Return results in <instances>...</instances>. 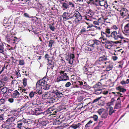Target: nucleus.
Wrapping results in <instances>:
<instances>
[{
	"mask_svg": "<svg viewBox=\"0 0 129 129\" xmlns=\"http://www.w3.org/2000/svg\"><path fill=\"white\" fill-rule=\"evenodd\" d=\"M48 80L47 78L44 77L42 79L39 80L36 84V88H41L42 89L45 90H48L51 85L47 83Z\"/></svg>",
	"mask_w": 129,
	"mask_h": 129,
	"instance_id": "f257e3e1",
	"label": "nucleus"
},
{
	"mask_svg": "<svg viewBox=\"0 0 129 129\" xmlns=\"http://www.w3.org/2000/svg\"><path fill=\"white\" fill-rule=\"evenodd\" d=\"M111 35V38L115 40H118L114 42L116 44L122 43V39H124L122 33L119 31H113Z\"/></svg>",
	"mask_w": 129,
	"mask_h": 129,
	"instance_id": "f03ea898",
	"label": "nucleus"
},
{
	"mask_svg": "<svg viewBox=\"0 0 129 129\" xmlns=\"http://www.w3.org/2000/svg\"><path fill=\"white\" fill-rule=\"evenodd\" d=\"M64 72L65 71H61L59 72V73L60 75L57 78L56 81L57 82L59 83L61 81H66L69 80V76L67 75V74Z\"/></svg>",
	"mask_w": 129,
	"mask_h": 129,
	"instance_id": "7ed1b4c3",
	"label": "nucleus"
},
{
	"mask_svg": "<svg viewBox=\"0 0 129 129\" xmlns=\"http://www.w3.org/2000/svg\"><path fill=\"white\" fill-rule=\"evenodd\" d=\"M61 4V8L63 10L68 9L70 8H73L75 7L74 4L72 2L65 1V2L62 3Z\"/></svg>",
	"mask_w": 129,
	"mask_h": 129,
	"instance_id": "20e7f679",
	"label": "nucleus"
},
{
	"mask_svg": "<svg viewBox=\"0 0 129 129\" xmlns=\"http://www.w3.org/2000/svg\"><path fill=\"white\" fill-rule=\"evenodd\" d=\"M27 123L28 121L25 119L23 118L18 119L17 120L16 127L19 129H21V127H24L25 126V124Z\"/></svg>",
	"mask_w": 129,
	"mask_h": 129,
	"instance_id": "39448f33",
	"label": "nucleus"
},
{
	"mask_svg": "<svg viewBox=\"0 0 129 129\" xmlns=\"http://www.w3.org/2000/svg\"><path fill=\"white\" fill-rule=\"evenodd\" d=\"M72 18H73L75 22L78 23L82 19V16L79 12L77 11H75L74 14L72 16Z\"/></svg>",
	"mask_w": 129,
	"mask_h": 129,
	"instance_id": "423d86ee",
	"label": "nucleus"
},
{
	"mask_svg": "<svg viewBox=\"0 0 129 129\" xmlns=\"http://www.w3.org/2000/svg\"><path fill=\"white\" fill-rule=\"evenodd\" d=\"M100 40V41L96 39H94L92 41L93 43L91 45H92L94 47L96 48L97 49H98L99 48L101 47L102 45L101 43L102 42H102H103L101 40Z\"/></svg>",
	"mask_w": 129,
	"mask_h": 129,
	"instance_id": "0eeeda50",
	"label": "nucleus"
},
{
	"mask_svg": "<svg viewBox=\"0 0 129 129\" xmlns=\"http://www.w3.org/2000/svg\"><path fill=\"white\" fill-rule=\"evenodd\" d=\"M52 93L54 94L57 98L63 96V95L64 94L62 93V90H60L59 88L56 89L55 91L53 90Z\"/></svg>",
	"mask_w": 129,
	"mask_h": 129,
	"instance_id": "6e6552de",
	"label": "nucleus"
},
{
	"mask_svg": "<svg viewBox=\"0 0 129 129\" xmlns=\"http://www.w3.org/2000/svg\"><path fill=\"white\" fill-rule=\"evenodd\" d=\"M113 42L111 41H109L108 40L106 41L103 42L102 44H105V47L108 49H110L113 45Z\"/></svg>",
	"mask_w": 129,
	"mask_h": 129,
	"instance_id": "1a4fd4ad",
	"label": "nucleus"
},
{
	"mask_svg": "<svg viewBox=\"0 0 129 129\" xmlns=\"http://www.w3.org/2000/svg\"><path fill=\"white\" fill-rule=\"evenodd\" d=\"M95 64L97 66L101 65V66H99V68H102L104 67V66L107 63H106V62H104L102 60H101L99 58V59L96 60L95 62Z\"/></svg>",
	"mask_w": 129,
	"mask_h": 129,
	"instance_id": "9d476101",
	"label": "nucleus"
},
{
	"mask_svg": "<svg viewBox=\"0 0 129 129\" xmlns=\"http://www.w3.org/2000/svg\"><path fill=\"white\" fill-rule=\"evenodd\" d=\"M32 104L33 105H37L41 107V108L42 109L45 108L44 104L41 103V101L38 99H36V102H33Z\"/></svg>",
	"mask_w": 129,
	"mask_h": 129,
	"instance_id": "9b49d317",
	"label": "nucleus"
},
{
	"mask_svg": "<svg viewBox=\"0 0 129 129\" xmlns=\"http://www.w3.org/2000/svg\"><path fill=\"white\" fill-rule=\"evenodd\" d=\"M49 98H48V102L50 104L53 103L55 101H56L58 99V98L56 97L53 93L52 94Z\"/></svg>",
	"mask_w": 129,
	"mask_h": 129,
	"instance_id": "f8f14e48",
	"label": "nucleus"
},
{
	"mask_svg": "<svg viewBox=\"0 0 129 129\" xmlns=\"http://www.w3.org/2000/svg\"><path fill=\"white\" fill-rule=\"evenodd\" d=\"M101 36L99 38V40H101L103 42H104L107 40V36L105 32L101 31Z\"/></svg>",
	"mask_w": 129,
	"mask_h": 129,
	"instance_id": "ddd939ff",
	"label": "nucleus"
},
{
	"mask_svg": "<svg viewBox=\"0 0 129 129\" xmlns=\"http://www.w3.org/2000/svg\"><path fill=\"white\" fill-rule=\"evenodd\" d=\"M128 11L125 8H123L120 11V14L121 16L124 17L128 15Z\"/></svg>",
	"mask_w": 129,
	"mask_h": 129,
	"instance_id": "4468645a",
	"label": "nucleus"
},
{
	"mask_svg": "<svg viewBox=\"0 0 129 129\" xmlns=\"http://www.w3.org/2000/svg\"><path fill=\"white\" fill-rule=\"evenodd\" d=\"M62 17L63 20L65 21L72 18V16L70 17L69 13L66 12H65L63 13Z\"/></svg>",
	"mask_w": 129,
	"mask_h": 129,
	"instance_id": "2eb2a0df",
	"label": "nucleus"
},
{
	"mask_svg": "<svg viewBox=\"0 0 129 129\" xmlns=\"http://www.w3.org/2000/svg\"><path fill=\"white\" fill-rule=\"evenodd\" d=\"M48 61V67L47 69L49 70L51 69H52L54 67V62L53 59H51Z\"/></svg>",
	"mask_w": 129,
	"mask_h": 129,
	"instance_id": "dca6fc26",
	"label": "nucleus"
},
{
	"mask_svg": "<svg viewBox=\"0 0 129 129\" xmlns=\"http://www.w3.org/2000/svg\"><path fill=\"white\" fill-rule=\"evenodd\" d=\"M105 32L107 36V37L108 38H111L113 32L112 29L110 28H107L105 29Z\"/></svg>",
	"mask_w": 129,
	"mask_h": 129,
	"instance_id": "f3484780",
	"label": "nucleus"
},
{
	"mask_svg": "<svg viewBox=\"0 0 129 129\" xmlns=\"http://www.w3.org/2000/svg\"><path fill=\"white\" fill-rule=\"evenodd\" d=\"M81 125V123L75 122L72 125L70 126L69 128H71L73 129H76L78 128Z\"/></svg>",
	"mask_w": 129,
	"mask_h": 129,
	"instance_id": "a211bd4d",
	"label": "nucleus"
},
{
	"mask_svg": "<svg viewBox=\"0 0 129 129\" xmlns=\"http://www.w3.org/2000/svg\"><path fill=\"white\" fill-rule=\"evenodd\" d=\"M93 88L94 90L102 89V84L101 83L99 82L94 85Z\"/></svg>",
	"mask_w": 129,
	"mask_h": 129,
	"instance_id": "6ab92c4d",
	"label": "nucleus"
},
{
	"mask_svg": "<svg viewBox=\"0 0 129 129\" xmlns=\"http://www.w3.org/2000/svg\"><path fill=\"white\" fill-rule=\"evenodd\" d=\"M4 46L3 43L2 42H0V54L5 55V53Z\"/></svg>",
	"mask_w": 129,
	"mask_h": 129,
	"instance_id": "aec40b11",
	"label": "nucleus"
},
{
	"mask_svg": "<svg viewBox=\"0 0 129 129\" xmlns=\"http://www.w3.org/2000/svg\"><path fill=\"white\" fill-rule=\"evenodd\" d=\"M20 94L18 91L16 90L14 91L13 93L11 95V97L14 98H18L20 95Z\"/></svg>",
	"mask_w": 129,
	"mask_h": 129,
	"instance_id": "412c9836",
	"label": "nucleus"
},
{
	"mask_svg": "<svg viewBox=\"0 0 129 129\" xmlns=\"http://www.w3.org/2000/svg\"><path fill=\"white\" fill-rule=\"evenodd\" d=\"M86 27L85 26H84L82 28L80 32V35L81 34H83L85 33H87V32H88L89 31H90L91 30L90 29L86 30Z\"/></svg>",
	"mask_w": 129,
	"mask_h": 129,
	"instance_id": "4be33fe9",
	"label": "nucleus"
},
{
	"mask_svg": "<svg viewBox=\"0 0 129 129\" xmlns=\"http://www.w3.org/2000/svg\"><path fill=\"white\" fill-rule=\"evenodd\" d=\"M99 4L100 6H104L105 8H107L108 6L106 0H103Z\"/></svg>",
	"mask_w": 129,
	"mask_h": 129,
	"instance_id": "5701e85b",
	"label": "nucleus"
},
{
	"mask_svg": "<svg viewBox=\"0 0 129 129\" xmlns=\"http://www.w3.org/2000/svg\"><path fill=\"white\" fill-rule=\"evenodd\" d=\"M38 94L37 92L33 91H31L29 93V96L30 98L32 99L34 97L38 96Z\"/></svg>",
	"mask_w": 129,
	"mask_h": 129,
	"instance_id": "b1692460",
	"label": "nucleus"
},
{
	"mask_svg": "<svg viewBox=\"0 0 129 129\" xmlns=\"http://www.w3.org/2000/svg\"><path fill=\"white\" fill-rule=\"evenodd\" d=\"M99 58L101 60H102L104 62H106V63H109V61H107V60H108L107 58V56L105 55H103L101 56Z\"/></svg>",
	"mask_w": 129,
	"mask_h": 129,
	"instance_id": "393cba45",
	"label": "nucleus"
},
{
	"mask_svg": "<svg viewBox=\"0 0 129 129\" xmlns=\"http://www.w3.org/2000/svg\"><path fill=\"white\" fill-rule=\"evenodd\" d=\"M14 38V37L13 36H7L6 39V40L9 43H13Z\"/></svg>",
	"mask_w": 129,
	"mask_h": 129,
	"instance_id": "a878e982",
	"label": "nucleus"
},
{
	"mask_svg": "<svg viewBox=\"0 0 129 129\" xmlns=\"http://www.w3.org/2000/svg\"><path fill=\"white\" fill-rule=\"evenodd\" d=\"M116 89L117 90L119 91L120 92H122L124 93L126 91V89L124 88H122V86L119 85L117 87H116Z\"/></svg>",
	"mask_w": 129,
	"mask_h": 129,
	"instance_id": "bb28decb",
	"label": "nucleus"
},
{
	"mask_svg": "<svg viewBox=\"0 0 129 129\" xmlns=\"http://www.w3.org/2000/svg\"><path fill=\"white\" fill-rule=\"evenodd\" d=\"M87 45L85 48V50L89 51H91L93 50L94 48V47L92 45Z\"/></svg>",
	"mask_w": 129,
	"mask_h": 129,
	"instance_id": "cd10ccee",
	"label": "nucleus"
},
{
	"mask_svg": "<svg viewBox=\"0 0 129 129\" xmlns=\"http://www.w3.org/2000/svg\"><path fill=\"white\" fill-rule=\"evenodd\" d=\"M121 101H119L117 102L114 107V109H119L121 108Z\"/></svg>",
	"mask_w": 129,
	"mask_h": 129,
	"instance_id": "c85d7f7f",
	"label": "nucleus"
},
{
	"mask_svg": "<svg viewBox=\"0 0 129 129\" xmlns=\"http://www.w3.org/2000/svg\"><path fill=\"white\" fill-rule=\"evenodd\" d=\"M20 70L18 69V70H15L14 72V74L16 76V78H20L21 77V75L20 73Z\"/></svg>",
	"mask_w": 129,
	"mask_h": 129,
	"instance_id": "c756f323",
	"label": "nucleus"
},
{
	"mask_svg": "<svg viewBox=\"0 0 129 129\" xmlns=\"http://www.w3.org/2000/svg\"><path fill=\"white\" fill-rule=\"evenodd\" d=\"M124 30L126 33H129V22L125 25Z\"/></svg>",
	"mask_w": 129,
	"mask_h": 129,
	"instance_id": "7c9ffc66",
	"label": "nucleus"
},
{
	"mask_svg": "<svg viewBox=\"0 0 129 129\" xmlns=\"http://www.w3.org/2000/svg\"><path fill=\"white\" fill-rule=\"evenodd\" d=\"M116 110H114L113 108L112 107H110L109 109V115H111L113 113L115 112Z\"/></svg>",
	"mask_w": 129,
	"mask_h": 129,
	"instance_id": "2f4dec72",
	"label": "nucleus"
},
{
	"mask_svg": "<svg viewBox=\"0 0 129 129\" xmlns=\"http://www.w3.org/2000/svg\"><path fill=\"white\" fill-rule=\"evenodd\" d=\"M108 115V113L107 111H105L102 115L101 117L104 119L106 118Z\"/></svg>",
	"mask_w": 129,
	"mask_h": 129,
	"instance_id": "473e14b6",
	"label": "nucleus"
},
{
	"mask_svg": "<svg viewBox=\"0 0 129 129\" xmlns=\"http://www.w3.org/2000/svg\"><path fill=\"white\" fill-rule=\"evenodd\" d=\"M60 120V119H56L53 122V124L58 125L60 124L62 122V120Z\"/></svg>",
	"mask_w": 129,
	"mask_h": 129,
	"instance_id": "72a5a7b5",
	"label": "nucleus"
},
{
	"mask_svg": "<svg viewBox=\"0 0 129 129\" xmlns=\"http://www.w3.org/2000/svg\"><path fill=\"white\" fill-rule=\"evenodd\" d=\"M83 70L84 71V73L87 75H92V74H88L87 73H85L88 70V67L86 66H85L83 67Z\"/></svg>",
	"mask_w": 129,
	"mask_h": 129,
	"instance_id": "f704fd0d",
	"label": "nucleus"
},
{
	"mask_svg": "<svg viewBox=\"0 0 129 129\" xmlns=\"http://www.w3.org/2000/svg\"><path fill=\"white\" fill-rule=\"evenodd\" d=\"M86 16H88L89 17H92L93 16L94 14L93 12H92L90 11H89L88 12H86Z\"/></svg>",
	"mask_w": 129,
	"mask_h": 129,
	"instance_id": "c9c22d12",
	"label": "nucleus"
},
{
	"mask_svg": "<svg viewBox=\"0 0 129 129\" xmlns=\"http://www.w3.org/2000/svg\"><path fill=\"white\" fill-rule=\"evenodd\" d=\"M54 23H51V24H49V28L50 30H51L52 31H54L55 28L53 25Z\"/></svg>",
	"mask_w": 129,
	"mask_h": 129,
	"instance_id": "e433bc0d",
	"label": "nucleus"
},
{
	"mask_svg": "<svg viewBox=\"0 0 129 129\" xmlns=\"http://www.w3.org/2000/svg\"><path fill=\"white\" fill-rule=\"evenodd\" d=\"M55 41L52 40H50L49 41V44L48 45V46L51 48L52 47V44H54L55 43L54 42Z\"/></svg>",
	"mask_w": 129,
	"mask_h": 129,
	"instance_id": "4c0bfd02",
	"label": "nucleus"
},
{
	"mask_svg": "<svg viewBox=\"0 0 129 129\" xmlns=\"http://www.w3.org/2000/svg\"><path fill=\"white\" fill-rule=\"evenodd\" d=\"M45 58V59H47L48 61L49 60L51 59H53V58L49 56V55L48 53H46L44 56Z\"/></svg>",
	"mask_w": 129,
	"mask_h": 129,
	"instance_id": "58836bf2",
	"label": "nucleus"
},
{
	"mask_svg": "<svg viewBox=\"0 0 129 129\" xmlns=\"http://www.w3.org/2000/svg\"><path fill=\"white\" fill-rule=\"evenodd\" d=\"M105 111V109L102 108L99 109L97 111V112L99 113V115H101L102 113L104 112Z\"/></svg>",
	"mask_w": 129,
	"mask_h": 129,
	"instance_id": "ea45409f",
	"label": "nucleus"
},
{
	"mask_svg": "<svg viewBox=\"0 0 129 129\" xmlns=\"http://www.w3.org/2000/svg\"><path fill=\"white\" fill-rule=\"evenodd\" d=\"M100 23H102V21H100V19H98V21H94L93 22V23L94 24L96 25H100Z\"/></svg>",
	"mask_w": 129,
	"mask_h": 129,
	"instance_id": "a19ab883",
	"label": "nucleus"
},
{
	"mask_svg": "<svg viewBox=\"0 0 129 129\" xmlns=\"http://www.w3.org/2000/svg\"><path fill=\"white\" fill-rule=\"evenodd\" d=\"M11 84L13 86L17 85H18V81L16 80H12L11 83Z\"/></svg>",
	"mask_w": 129,
	"mask_h": 129,
	"instance_id": "79ce46f5",
	"label": "nucleus"
},
{
	"mask_svg": "<svg viewBox=\"0 0 129 129\" xmlns=\"http://www.w3.org/2000/svg\"><path fill=\"white\" fill-rule=\"evenodd\" d=\"M102 89H99L97 90H95V93L97 95H99L102 92Z\"/></svg>",
	"mask_w": 129,
	"mask_h": 129,
	"instance_id": "37998d69",
	"label": "nucleus"
},
{
	"mask_svg": "<svg viewBox=\"0 0 129 129\" xmlns=\"http://www.w3.org/2000/svg\"><path fill=\"white\" fill-rule=\"evenodd\" d=\"M27 79L24 78L22 80V82L23 85L24 87H25L27 85Z\"/></svg>",
	"mask_w": 129,
	"mask_h": 129,
	"instance_id": "c03bdc74",
	"label": "nucleus"
},
{
	"mask_svg": "<svg viewBox=\"0 0 129 129\" xmlns=\"http://www.w3.org/2000/svg\"><path fill=\"white\" fill-rule=\"evenodd\" d=\"M19 23L24 28L27 27V23L25 21H21L19 22Z\"/></svg>",
	"mask_w": 129,
	"mask_h": 129,
	"instance_id": "a18cd8bd",
	"label": "nucleus"
},
{
	"mask_svg": "<svg viewBox=\"0 0 129 129\" xmlns=\"http://www.w3.org/2000/svg\"><path fill=\"white\" fill-rule=\"evenodd\" d=\"M105 66L106 67V70L107 71H109L111 70L113 68L112 66H111L110 65L107 66V65L106 64L105 65Z\"/></svg>",
	"mask_w": 129,
	"mask_h": 129,
	"instance_id": "49530a36",
	"label": "nucleus"
},
{
	"mask_svg": "<svg viewBox=\"0 0 129 129\" xmlns=\"http://www.w3.org/2000/svg\"><path fill=\"white\" fill-rule=\"evenodd\" d=\"M19 41V39L17 38L16 37H14L13 42V43H15L16 44H17Z\"/></svg>",
	"mask_w": 129,
	"mask_h": 129,
	"instance_id": "de8ad7c7",
	"label": "nucleus"
},
{
	"mask_svg": "<svg viewBox=\"0 0 129 129\" xmlns=\"http://www.w3.org/2000/svg\"><path fill=\"white\" fill-rule=\"evenodd\" d=\"M36 115H38L40 114L41 113V111L40 110L39 108H35Z\"/></svg>",
	"mask_w": 129,
	"mask_h": 129,
	"instance_id": "09e8293b",
	"label": "nucleus"
},
{
	"mask_svg": "<svg viewBox=\"0 0 129 129\" xmlns=\"http://www.w3.org/2000/svg\"><path fill=\"white\" fill-rule=\"evenodd\" d=\"M35 7L36 8L40 9L41 8L42 5L40 3H36L35 4Z\"/></svg>",
	"mask_w": 129,
	"mask_h": 129,
	"instance_id": "8fccbe9b",
	"label": "nucleus"
},
{
	"mask_svg": "<svg viewBox=\"0 0 129 129\" xmlns=\"http://www.w3.org/2000/svg\"><path fill=\"white\" fill-rule=\"evenodd\" d=\"M48 122L47 120L42 121L40 122V124H41L42 126H44L46 125Z\"/></svg>",
	"mask_w": 129,
	"mask_h": 129,
	"instance_id": "3c124183",
	"label": "nucleus"
},
{
	"mask_svg": "<svg viewBox=\"0 0 129 129\" xmlns=\"http://www.w3.org/2000/svg\"><path fill=\"white\" fill-rule=\"evenodd\" d=\"M55 109L54 108V107L53 106L52 107L49 108H48V111L49 112L51 113L55 110Z\"/></svg>",
	"mask_w": 129,
	"mask_h": 129,
	"instance_id": "603ef678",
	"label": "nucleus"
},
{
	"mask_svg": "<svg viewBox=\"0 0 129 129\" xmlns=\"http://www.w3.org/2000/svg\"><path fill=\"white\" fill-rule=\"evenodd\" d=\"M8 90V89L7 87H3L1 91L3 93L5 94L7 92Z\"/></svg>",
	"mask_w": 129,
	"mask_h": 129,
	"instance_id": "864d4df0",
	"label": "nucleus"
},
{
	"mask_svg": "<svg viewBox=\"0 0 129 129\" xmlns=\"http://www.w3.org/2000/svg\"><path fill=\"white\" fill-rule=\"evenodd\" d=\"M93 121L91 120H90L88 123L86 124L85 127L86 128H88L90 126V124L92 123Z\"/></svg>",
	"mask_w": 129,
	"mask_h": 129,
	"instance_id": "5fc2aeb1",
	"label": "nucleus"
},
{
	"mask_svg": "<svg viewBox=\"0 0 129 129\" xmlns=\"http://www.w3.org/2000/svg\"><path fill=\"white\" fill-rule=\"evenodd\" d=\"M83 88L85 89H87V88H89V86L87 84V83L85 82H84V83H83Z\"/></svg>",
	"mask_w": 129,
	"mask_h": 129,
	"instance_id": "6e6d98bb",
	"label": "nucleus"
},
{
	"mask_svg": "<svg viewBox=\"0 0 129 129\" xmlns=\"http://www.w3.org/2000/svg\"><path fill=\"white\" fill-rule=\"evenodd\" d=\"M36 88L37 89V91L38 93L39 94H41L42 93V89L41 88V89H39V88Z\"/></svg>",
	"mask_w": 129,
	"mask_h": 129,
	"instance_id": "4d7b16f0",
	"label": "nucleus"
},
{
	"mask_svg": "<svg viewBox=\"0 0 129 129\" xmlns=\"http://www.w3.org/2000/svg\"><path fill=\"white\" fill-rule=\"evenodd\" d=\"M5 102V101L4 99H0V106L4 104Z\"/></svg>",
	"mask_w": 129,
	"mask_h": 129,
	"instance_id": "13d9d810",
	"label": "nucleus"
},
{
	"mask_svg": "<svg viewBox=\"0 0 129 129\" xmlns=\"http://www.w3.org/2000/svg\"><path fill=\"white\" fill-rule=\"evenodd\" d=\"M35 108H33L31 109V114L33 115H36Z\"/></svg>",
	"mask_w": 129,
	"mask_h": 129,
	"instance_id": "bf43d9fd",
	"label": "nucleus"
},
{
	"mask_svg": "<svg viewBox=\"0 0 129 129\" xmlns=\"http://www.w3.org/2000/svg\"><path fill=\"white\" fill-rule=\"evenodd\" d=\"M23 16L24 17L27 18H30L31 17H30L29 15L27 13H25L23 15Z\"/></svg>",
	"mask_w": 129,
	"mask_h": 129,
	"instance_id": "052dcab7",
	"label": "nucleus"
},
{
	"mask_svg": "<svg viewBox=\"0 0 129 129\" xmlns=\"http://www.w3.org/2000/svg\"><path fill=\"white\" fill-rule=\"evenodd\" d=\"M19 64L21 66H23L25 64L23 60H19Z\"/></svg>",
	"mask_w": 129,
	"mask_h": 129,
	"instance_id": "680f3d73",
	"label": "nucleus"
},
{
	"mask_svg": "<svg viewBox=\"0 0 129 129\" xmlns=\"http://www.w3.org/2000/svg\"><path fill=\"white\" fill-rule=\"evenodd\" d=\"M71 85V82H67L65 85V87H70Z\"/></svg>",
	"mask_w": 129,
	"mask_h": 129,
	"instance_id": "e2e57ef3",
	"label": "nucleus"
},
{
	"mask_svg": "<svg viewBox=\"0 0 129 129\" xmlns=\"http://www.w3.org/2000/svg\"><path fill=\"white\" fill-rule=\"evenodd\" d=\"M8 101L10 103H12L14 101V99L12 98H9Z\"/></svg>",
	"mask_w": 129,
	"mask_h": 129,
	"instance_id": "0e129e2a",
	"label": "nucleus"
},
{
	"mask_svg": "<svg viewBox=\"0 0 129 129\" xmlns=\"http://www.w3.org/2000/svg\"><path fill=\"white\" fill-rule=\"evenodd\" d=\"M27 107V106L26 105H24L21 107L20 109V110L21 111H23L26 109Z\"/></svg>",
	"mask_w": 129,
	"mask_h": 129,
	"instance_id": "69168bd1",
	"label": "nucleus"
},
{
	"mask_svg": "<svg viewBox=\"0 0 129 129\" xmlns=\"http://www.w3.org/2000/svg\"><path fill=\"white\" fill-rule=\"evenodd\" d=\"M12 113L13 115L16 114V115H18V111L17 110H13L12 111Z\"/></svg>",
	"mask_w": 129,
	"mask_h": 129,
	"instance_id": "338daca9",
	"label": "nucleus"
},
{
	"mask_svg": "<svg viewBox=\"0 0 129 129\" xmlns=\"http://www.w3.org/2000/svg\"><path fill=\"white\" fill-rule=\"evenodd\" d=\"M93 120L95 121H97L98 117V116L96 115H94L93 116Z\"/></svg>",
	"mask_w": 129,
	"mask_h": 129,
	"instance_id": "774afa93",
	"label": "nucleus"
}]
</instances>
